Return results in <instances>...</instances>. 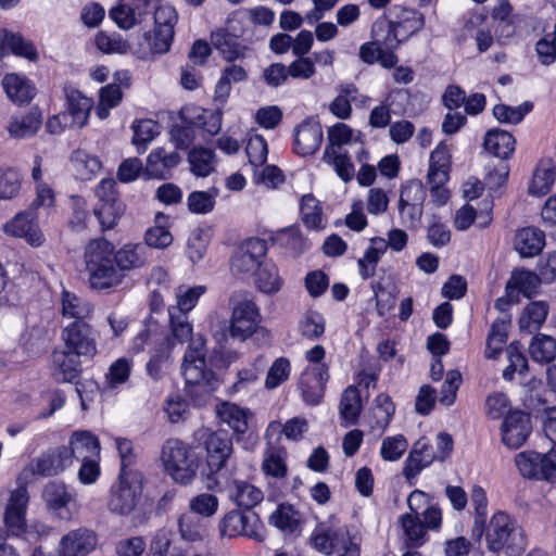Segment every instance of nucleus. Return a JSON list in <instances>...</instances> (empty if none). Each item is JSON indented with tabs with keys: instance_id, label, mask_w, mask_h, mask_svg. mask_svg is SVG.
<instances>
[{
	"instance_id": "obj_41",
	"label": "nucleus",
	"mask_w": 556,
	"mask_h": 556,
	"mask_svg": "<svg viewBox=\"0 0 556 556\" xmlns=\"http://www.w3.org/2000/svg\"><path fill=\"white\" fill-rule=\"evenodd\" d=\"M471 503L475 508V521L471 528V538L476 541H480L484 533L488 507V497L482 486L475 485L472 488Z\"/></svg>"
},
{
	"instance_id": "obj_33",
	"label": "nucleus",
	"mask_w": 556,
	"mask_h": 556,
	"mask_svg": "<svg viewBox=\"0 0 556 556\" xmlns=\"http://www.w3.org/2000/svg\"><path fill=\"white\" fill-rule=\"evenodd\" d=\"M395 413V406L391 397L386 393H380L374 401V406L370 409L369 426L371 430H379L383 432Z\"/></svg>"
},
{
	"instance_id": "obj_2",
	"label": "nucleus",
	"mask_w": 556,
	"mask_h": 556,
	"mask_svg": "<svg viewBox=\"0 0 556 556\" xmlns=\"http://www.w3.org/2000/svg\"><path fill=\"white\" fill-rule=\"evenodd\" d=\"M72 465L67 446L50 448L31 462L17 477L18 486L11 492L5 506L3 521L9 535L21 536L26 532V510L29 501L28 492L23 481L38 475L41 477H54L62 473Z\"/></svg>"
},
{
	"instance_id": "obj_35",
	"label": "nucleus",
	"mask_w": 556,
	"mask_h": 556,
	"mask_svg": "<svg viewBox=\"0 0 556 556\" xmlns=\"http://www.w3.org/2000/svg\"><path fill=\"white\" fill-rule=\"evenodd\" d=\"M93 307L90 303L77 296L75 293L63 290L61 293V313L63 317L74 320H87L92 314Z\"/></svg>"
},
{
	"instance_id": "obj_4",
	"label": "nucleus",
	"mask_w": 556,
	"mask_h": 556,
	"mask_svg": "<svg viewBox=\"0 0 556 556\" xmlns=\"http://www.w3.org/2000/svg\"><path fill=\"white\" fill-rule=\"evenodd\" d=\"M204 446L205 466L201 475L205 486L211 491H223L231 477L229 465L233 453L232 439L227 431L218 430L207 435Z\"/></svg>"
},
{
	"instance_id": "obj_37",
	"label": "nucleus",
	"mask_w": 556,
	"mask_h": 556,
	"mask_svg": "<svg viewBox=\"0 0 556 556\" xmlns=\"http://www.w3.org/2000/svg\"><path fill=\"white\" fill-rule=\"evenodd\" d=\"M178 527L182 540L187 542H201L208 535L205 520L190 513L182 514L179 517Z\"/></svg>"
},
{
	"instance_id": "obj_3",
	"label": "nucleus",
	"mask_w": 556,
	"mask_h": 556,
	"mask_svg": "<svg viewBox=\"0 0 556 556\" xmlns=\"http://www.w3.org/2000/svg\"><path fill=\"white\" fill-rule=\"evenodd\" d=\"M168 315L174 338L180 343L190 341L181 365L186 392L191 397L210 395L217 389L218 379L206 366L204 338L192 336V325L188 320V315L174 312H168Z\"/></svg>"
},
{
	"instance_id": "obj_64",
	"label": "nucleus",
	"mask_w": 556,
	"mask_h": 556,
	"mask_svg": "<svg viewBox=\"0 0 556 556\" xmlns=\"http://www.w3.org/2000/svg\"><path fill=\"white\" fill-rule=\"evenodd\" d=\"M96 46L103 53H126L129 49L127 40L123 39L121 35H109L104 31H99L96 36Z\"/></svg>"
},
{
	"instance_id": "obj_17",
	"label": "nucleus",
	"mask_w": 556,
	"mask_h": 556,
	"mask_svg": "<svg viewBox=\"0 0 556 556\" xmlns=\"http://www.w3.org/2000/svg\"><path fill=\"white\" fill-rule=\"evenodd\" d=\"M321 142L323 129L317 121L306 118L295 128L294 151L296 154L312 155L319 149Z\"/></svg>"
},
{
	"instance_id": "obj_23",
	"label": "nucleus",
	"mask_w": 556,
	"mask_h": 556,
	"mask_svg": "<svg viewBox=\"0 0 556 556\" xmlns=\"http://www.w3.org/2000/svg\"><path fill=\"white\" fill-rule=\"evenodd\" d=\"M70 459L86 460L100 458V442L90 431H75L70 439L67 446Z\"/></svg>"
},
{
	"instance_id": "obj_5",
	"label": "nucleus",
	"mask_w": 556,
	"mask_h": 556,
	"mask_svg": "<svg viewBox=\"0 0 556 556\" xmlns=\"http://www.w3.org/2000/svg\"><path fill=\"white\" fill-rule=\"evenodd\" d=\"M486 547L492 553L520 556L527 547V536L518 521L505 511L495 513L488 525L484 522Z\"/></svg>"
},
{
	"instance_id": "obj_19",
	"label": "nucleus",
	"mask_w": 556,
	"mask_h": 556,
	"mask_svg": "<svg viewBox=\"0 0 556 556\" xmlns=\"http://www.w3.org/2000/svg\"><path fill=\"white\" fill-rule=\"evenodd\" d=\"M231 24L232 22L229 21L226 27L218 28L211 34L212 46L229 62L243 56L247 49L240 35L231 31Z\"/></svg>"
},
{
	"instance_id": "obj_26",
	"label": "nucleus",
	"mask_w": 556,
	"mask_h": 556,
	"mask_svg": "<svg viewBox=\"0 0 556 556\" xmlns=\"http://www.w3.org/2000/svg\"><path fill=\"white\" fill-rule=\"evenodd\" d=\"M541 282L543 281L541 280L539 271L533 273L527 269H515L506 282L505 292L509 298L517 291L530 299L536 293Z\"/></svg>"
},
{
	"instance_id": "obj_24",
	"label": "nucleus",
	"mask_w": 556,
	"mask_h": 556,
	"mask_svg": "<svg viewBox=\"0 0 556 556\" xmlns=\"http://www.w3.org/2000/svg\"><path fill=\"white\" fill-rule=\"evenodd\" d=\"M483 148L495 157L508 160L515 152L516 139L506 130L493 128L484 135Z\"/></svg>"
},
{
	"instance_id": "obj_7",
	"label": "nucleus",
	"mask_w": 556,
	"mask_h": 556,
	"mask_svg": "<svg viewBox=\"0 0 556 556\" xmlns=\"http://www.w3.org/2000/svg\"><path fill=\"white\" fill-rule=\"evenodd\" d=\"M161 460L165 472L176 483L189 485L195 479L199 457L184 441L176 438L167 439L162 446Z\"/></svg>"
},
{
	"instance_id": "obj_15",
	"label": "nucleus",
	"mask_w": 556,
	"mask_h": 556,
	"mask_svg": "<svg viewBox=\"0 0 556 556\" xmlns=\"http://www.w3.org/2000/svg\"><path fill=\"white\" fill-rule=\"evenodd\" d=\"M502 442L510 447H520L532 431L529 414L522 410L509 412L502 424Z\"/></svg>"
},
{
	"instance_id": "obj_16",
	"label": "nucleus",
	"mask_w": 556,
	"mask_h": 556,
	"mask_svg": "<svg viewBox=\"0 0 556 556\" xmlns=\"http://www.w3.org/2000/svg\"><path fill=\"white\" fill-rule=\"evenodd\" d=\"M98 544L97 533L89 528L80 527L64 534L59 543L62 556H87Z\"/></svg>"
},
{
	"instance_id": "obj_34",
	"label": "nucleus",
	"mask_w": 556,
	"mask_h": 556,
	"mask_svg": "<svg viewBox=\"0 0 556 556\" xmlns=\"http://www.w3.org/2000/svg\"><path fill=\"white\" fill-rule=\"evenodd\" d=\"M362 412V401L359 390L354 386H349L342 393L339 413L345 427L355 425Z\"/></svg>"
},
{
	"instance_id": "obj_58",
	"label": "nucleus",
	"mask_w": 556,
	"mask_h": 556,
	"mask_svg": "<svg viewBox=\"0 0 556 556\" xmlns=\"http://www.w3.org/2000/svg\"><path fill=\"white\" fill-rule=\"evenodd\" d=\"M276 242L286 248L292 255H299L305 249L306 242L300 229L295 226L281 229L275 237Z\"/></svg>"
},
{
	"instance_id": "obj_25",
	"label": "nucleus",
	"mask_w": 556,
	"mask_h": 556,
	"mask_svg": "<svg viewBox=\"0 0 556 556\" xmlns=\"http://www.w3.org/2000/svg\"><path fill=\"white\" fill-rule=\"evenodd\" d=\"M41 124V111L35 106L25 114L13 115L9 122L8 131L14 138L31 137L38 131Z\"/></svg>"
},
{
	"instance_id": "obj_51",
	"label": "nucleus",
	"mask_w": 556,
	"mask_h": 556,
	"mask_svg": "<svg viewBox=\"0 0 556 556\" xmlns=\"http://www.w3.org/2000/svg\"><path fill=\"white\" fill-rule=\"evenodd\" d=\"M326 321L317 311H307L299 321V330L302 337L308 340H317L325 332Z\"/></svg>"
},
{
	"instance_id": "obj_6",
	"label": "nucleus",
	"mask_w": 556,
	"mask_h": 556,
	"mask_svg": "<svg viewBox=\"0 0 556 556\" xmlns=\"http://www.w3.org/2000/svg\"><path fill=\"white\" fill-rule=\"evenodd\" d=\"M179 116L182 124L174 125L170 129V139L179 150L189 148L195 137V128L214 136L222 127L223 114L219 110H206L190 104L181 108Z\"/></svg>"
},
{
	"instance_id": "obj_30",
	"label": "nucleus",
	"mask_w": 556,
	"mask_h": 556,
	"mask_svg": "<svg viewBox=\"0 0 556 556\" xmlns=\"http://www.w3.org/2000/svg\"><path fill=\"white\" fill-rule=\"evenodd\" d=\"M255 286L264 294L278 293L283 286V278L280 276L278 266L271 261L262 262L255 273Z\"/></svg>"
},
{
	"instance_id": "obj_61",
	"label": "nucleus",
	"mask_w": 556,
	"mask_h": 556,
	"mask_svg": "<svg viewBox=\"0 0 556 556\" xmlns=\"http://www.w3.org/2000/svg\"><path fill=\"white\" fill-rule=\"evenodd\" d=\"M291 363L287 357H278L267 371L265 388L274 390L289 379Z\"/></svg>"
},
{
	"instance_id": "obj_36",
	"label": "nucleus",
	"mask_w": 556,
	"mask_h": 556,
	"mask_svg": "<svg viewBox=\"0 0 556 556\" xmlns=\"http://www.w3.org/2000/svg\"><path fill=\"white\" fill-rule=\"evenodd\" d=\"M323 160L332 166L336 174L344 182H349L354 178L355 167L348 152H341L337 148L327 147Z\"/></svg>"
},
{
	"instance_id": "obj_62",
	"label": "nucleus",
	"mask_w": 556,
	"mask_h": 556,
	"mask_svg": "<svg viewBox=\"0 0 556 556\" xmlns=\"http://www.w3.org/2000/svg\"><path fill=\"white\" fill-rule=\"evenodd\" d=\"M408 447V442L403 434L387 437L382 440L380 455L384 460L395 462L402 457Z\"/></svg>"
},
{
	"instance_id": "obj_59",
	"label": "nucleus",
	"mask_w": 556,
	"mask_h": 556,
	"mask_svg": "<svg viewBox=\"0 0 556 556\" xmlns=\"http://www.w3.org/2000/svg\"><path fill=\"white\" fill-rule=\"evenodd\" d=\"M216 197L217 189L215 188L207 191H193L187 199L188 208L195 214H207L213 211Z\"/></svg>"
},
{
	"instance_id": "obj_14",
	"label": "nucleus",
	"mask_w": 556,
	"mask_h": 556,
	"mask_svg": "<svg viewBox=\"0 0 556 556\" xmlns=\"http://www.w3.org/2000/svg\"><path fill=\"white\" fill-rule=\"evenodd\" d=\"M330 378L328 366H307L301 374L299 389L302 400L311 406L319 405Z\"/></svg>"
},
{
	"instance_id": "obj_56",
	"label": "nucleus",
	"mask_w": 556,
	"mask_h": 556,
	"mask_svg": "<svg viewBox=\"0 0 556 556\" xmlns=\"http://www.w3.org/2000/svg\"><path fill=\"white\" fill-rule=\"evenodd\" d=\"M269 521L282 531L294 532L299 528V513L293 506L281 504L270 515Z\"/></svg>"
},
{
	"instance_id": "obj_10",
	"label": "nucleus",
	"mask_w": 556,
	"mask_h": 556,
	"mask_svg": "<svg viewBox=\"0 0 556 556\" xmlns=\"http://www.w3.org/2000/svg\"><path fill=\"white\" fill-rule=\"evenodd\" d=\"M80 356L66 349L55 348L50 356L49 369L51 377L58 383H74L76 392L80 397L83 409H86V403L83 395L84 384L78 382L81 374Z\"/></svg>"
},
{
	"instance_id": "obj_50",
	"label": "nucleus",
	"mask_w": 556,
	"mask_h": 556,
	"mask_svg": "<svg viewBox=\"0 0 556 556\" xmlns=\"http://www.w3.org/2000/svg\"><path fill=\"white\" fill-rule=\"evenodd\" d=\"M532 109L533 104L530 101H526L517 106L500 103L493 108V115L500 123L518 124Z\"/></svg>"
},
{
	"instance_id": "obj_18",
	"label": "nucleus",
	"mask_w": 556,
	"mask_h": 556,
	"mask_svg": "<svg viewBox=\"0 0 556 556\" xmlns=\"http://www.w3.org/2000/svg\"><path fill=\"white\" fill-rule=\"evenodd\" d=\"M7 235L24 238L31 247H40L45 241L43 233L34 220L33 212H22L3 226Z\"/></svg>"
},
{
	"instance_id": "obj_27",
	"label": "nucleus",
	"mask_w": 556,
	"mask_h": 556,
	"mask_svg": "<svg viewBox=\"0 0 556 556\" xmlns=\"http://www.w3.org/2000/svg\"><path fill=\"white\" fill-rule=\"evenodd\" d=\"M393 12H396V20H390V22L404 41L425 25L424 15L417 10L394 7Z\"/></svg>"
},
{
	"instance_id": "obj_9",
	"label": "nucleus",
	"mask_w": 556,
	"mask_h": 556,
	"mask_svg": "<svg viewBox=\"0 0 556 556\" xmlns=\"http://www.w3.org/2000/svg\"><path fill=\"white\" fill-rule=\"evenodd\" d=\"M516 466L528 479L556 481V445L545 454L536 451H525L516 455Z\"/></svg>"
},
{
	"instance_id": "obj_46",
	"label": "nucleus",
	"mask_w": 556,
	"mask_h": 556,
	"mask_svg": "<svg viewBox=\"0 0 556 556\" xmlns=\"http://www.w3.org/2000/svg\"><path fill=\"white\" fill-rule=\"evenodd\" d=\"M230 301L233 304L231 316L260 323V309L250 294L247 292H235Z\"/></svg>"
},
{
	"instance_id": "obj_40",
	"label": "nucleus",
	"mask_w": 556,
	"mask_h": 556,
	"mask_svg": "<svg viewBox=\"0 0 556 556\" xmlns=\"http://www.w3.org/2000/svg\"><path fill=\"white\" fill-rule=\"evenodd\" d=\"M548 305L544 301H533L523 309L519 318V327L529 333L538 331L546 320Z\"/></svg>"
},
{
	"instance_id": "obj_21",
	"label": "nucleus",
	"mask_w": 556,
	"mask_h": 556,
	"mask_svg": "<svg viewBox=\"0 0 556 556\" xmlns=\"http://www.w3.org/2000/svg\"><path fill=\"white\" fill-rule=\"evenodd\" d=\"M348 535L349 532L343 529H331L320 525L314 529L309 542L317 552L329 556L341 552Z\"/></svg>"
},
{
	"instance_id": "obj_44",
	"label": "nucleus",
	"mask_w": 556,
	"mask_h": 556,
	"mask_svg": "<svg viewBox=\"0 0 556 556\" xmlns=\"http://www.w3.org/2000/svg\"><path fill=\"white\" fill-rule=\"evenodd\" d=\"M191 172L199 177H206L214 170L215 154L213 150L193 148L188 155Z\"/></svg>"
},
{
	"instance_id": "obj_45",
	"label": "nucleus",
	"mask_w": 556,
	"mask_h": 556,
	"mask_svg": "<svg viewBox=\"0 0 556 556\" xmlns=\"http://www.w3.org/2000/svg\"><path fill=\"white\" fill-rule=\"evenodd\" d=\"M555 177V167L549 162H541L529 186V193L539 197L548 193Z\"/></svg>"
},
{
	"instance_id": "obj_11",
	"label": "nucleus",
	"mask_w": 556,
	"mask_h": 556,
	"mask_svg": "<svg viewBox=\"0 0 556 556\" xmlns=\"http://www.w3.org/2000/svg\"><path fill=\"white\" fill-rule=\"evenodd\" d=\"M267 251L266 242L251 238L240 244L230 258V270L237 278L244 279L255 274Z\"/></svg>"
},
{
	"instance_id": "obj_20",
	"label": "nucleus",
	"mask_w": 556,
	"mask_h": 556,
	"mask_svg": "<svg viewBox=\"0 0 556 556\" xmlns=\"http://www.w3.org/2000/svg\"><path fill=\"white\" fill-rule=\"evenodd\" d=\"M180 161L178 152H166L164 148H156L148 155L143 175L147 178L166 179Z\"/></svg>"
},
{
	"instance_id": "obj_29",
	"label": "nucleus",
	"mask_w": 556,
	"mask_h": 556,
	"mask_svg": "<svg viewBox=\"0 0 556 556\" xmlns=\"http://www.w3.org/2000/svg\"><path fill=\"white\" fill-rule=\"evenodd\" d=\"M388 249L383 238L370 239V245L365 250L364 255L357 260L358 274L362 279L367 280L375 276L377 265Z\"/></svg>"
},
{
	"instance_id": "obj_1",
	"label": "nucleus",
	"mask_w": 556,
	"mask_h": 556,
	"mask_svg": "<svg viewBox=\"0 0 556 556\" xmlns=\"http://www.w3.org/2000/svg\"><path fill=\"white\" fill-rule=\"evenodd\" d=\"M84 257L90 287L109 290L121 286L127 273L150 264L152 253L142 243H126L115 251L112 242L99 238L87 244Z\"/></svg>"
},
{
	"instance_id": "obj_32",
	"label": "nucleus",
	"mask_w": 556,
	"mask_h": 556,
	"mask_svg": "<svg viewBox=\"0 0 556 556\" xmlns=\"http://www.w3.org/2000/svg\"><path fill=\"white\" fill-rule=\"evenodd\" d=\"M2 86L7 96L20 105L28 103L35 96V87L26 77L17 74H7Z\"/></svg>"
},
{
	"instance_id": "obj_38",
	"label": "nucleus",
	"mask_w": 556,
	"mask_h": 556,
	"mask_svg": "<svg viewBox=\"0 0 556 556\" xmlns=\"http://www.w3.org/2000/svg\"><path fill=\"white\" fill-rule=\"evenodd\" d=\"M508 328L509 323L504 319L497 318L492 323L484 351L486 358L496 359L501 355L507 342Z\"/></svg>"
},
{
	"instance_id": "obj_52",
	"label": "nucleus",
	"mask_w": 556,
	"mask_h": 556,
	"mask_svg": "<svg viewBox=\"0 0 556 556\" xmlns=\"http://www.w3.org/2000/svg\"><path fill=\"white\" fill-rule=\"evenodd\" d=\"M235 484L236 489L233 494H231V498H233L239 507L252 509L262 502L264 495L258 488L242 481H236Z\"/></svg>"
},
{
	"instance_id": "obj_49",
	"label": "nucleus",
	"mask_w": 556,
	"mask_h": 556,
	"mask_svg": "<svg viewBox=\"0 0 556 556\" xmlns=\"http://www.w3.org/2000/svg\"><path fill=\"white\" fill-rule=\"evenodd\" d=\"M132 143L138 153H143L147 150V144L160 134V125L152 119H142L132 124Z\"/></svg>"
},
{
	"instance_id": "obj_63",
	"label": "nucleus",
	"mask_w": 556,
	"mask_h": 556,
	"mask_svg": "<svg viewBox=\"0 0 556 556\" xmlns=\"http://www.w3.org/2000/svg\"><path fill=\"white\" fill-rule=\"evenodd\" d=\"M262 469L267 476L283 478L287 475V464L282 457V452L275 447L268 448L264 456Z\"/></svg>"
},
{
	"instance_id": "obj_60",
	"label": "nucleus",
	"mask_w": 556,
	"mask_h": 556,
	"mask_svg": "<svg viewBox=\"0 0 556 556\" xmlns=\"http://www.w3.org/2000/svg\"><path fill=\"white\" fill-rule=\"evenodd\" d=\"M219 501L216 495L201 493L193 496L189 502L190 514L199 517L210 518L218 510Z\"/></svg>"
},
{
	"instance_id": "obj_8",
	"label": "nucleus",
	"mask_w": 556,
	"mask_h": 556,
	"mask_svg": "<svg viewBox=\"0 0 556 556\" xmlns=\"http://www.w3.org/2000/svg\"><path fill=\"white\" fill-rule=\"evenodd\" d=\"M143 498V480L139 471H119L117 481L111 486L108 509L119 516L134 513Z\"/></svg>"
},
{
	"instance_id": "obj_57",
	"label": "nucleus",
	"mask_w": 556,
	"mask_h": 556,
	"mask_svg": "<svg viewBox=\"0 0 556 556\" xmlns=\"http://www.w3.org/2000/svg\"><path fill=\"white\" fill-rule=\"evenodd\" d=\"M175 30L169 27H154L153 33H144V38L149 43L152 53L164 54L169 51Z\"/></svg>"
},
{
	"instance_id": "obj_55",
	"label": "nucleus",
	"mask_w": 556,
	"mask_h": 556,
	"mask_svg": "<svg viewBox=\"0 0 556 556\" xmlns=\"http://www.w3.org/2000/svg\"><path fill=\"white\" fill-rule=\"evenodd\" d=\"M300 212L306 227L318 229L321 227V206L319 201L311 193L304 194L301 199Z\"/></svg>"
},
{
	"instance_id": "obj_42",
	"label": "nucleus",
	"mask_w": 556,
	"mask_h": 556,
	"mask_svg": "<svg viewBox=\"0 0 556 556\" xmlns=\"http://www.w3.org/2000/svg\"><path fill=\"white\" fill-rule=\"evenodd\" d=\"M400 523L405 534V545L417 548L426 542V527L418 515L404 514L400 517Z\"/></svg>"
},
{
	"instance_id": "obj_48",
	"label": "nucleus",
	"mask_w": 556,
	"mask_h": 556,
	"mask_svg": "<svg viewBox=\"0 0 556 556\" xmlns=\"http://www.w3.org/2000/svg\"><path fill=\"white\" fill-rule=\"evenodd\" d=\"M529 353L534 362L551 363L556 357V340L551 336L538 334L530 343Z\"/></svg>"
},
{
	"instance_id": "obj_22",
	"label": "nucleus",
	"mask_w": 556,
	"mask_h": 556,
	"mask_svg": "<svg viewBox=\"0 0 556 556\" xmlns=\"http://www.w3.org/2000/svg\"><path fill=\"white\" fill-rule=\"evenodd\" d=\"M64 94L66 99V110L64 114H68V119L72 125L81 128L89 118L90 110L92 108L91 99L85 97L79 90L72 86L64 87Z\"/></svg>"
},
{
	"instance_id": "obj_43",
	"label": "nucleus",
	"mask_w": 556,
	"mask_h": 556,
	"mask_svg": "<svg viewBox=\"0 0 556 556\" xmlns=\"http://www.w3.org/2000/svg\"><path fill=\"white\" fill-rule=\"evenodd\" d=\"M308 429V422L305 418L293 417L281 425L279 421H271L266 430V437L270 438L275 433H283L288 440L298 441Z\"/></svg>"
},
{
	"instance_id": "obj_39",
	"label": "nucleus",
	"mask_w": 556,
	"mask_h": 556,
	"mask_svg": "<svg viewBox=\"0 0 556 556\" xmlns=\"http://www.w3.org/2000/svg\"><path fill=\"white\" fill-rule=\"evenodd\" d=\"M425 451H429V444L417 441L405 459L403 475L409 484H414V480L420 471L431 465L429 457H421Z\"/></svg>"
},
{
	"instance_id": "obj_53",
	"label": "nucleus",
	"mask_w": 556,
	"mask_h": 556,
	"mask_svg": "<svg viewBox=\"0 0 556 556\" xmlns=\"http://www.w3.org/2000/svg\"><path fill=\"white\" fill-rule=\"evenodd\" d=\"M125 211L123 202L115 203H96L93 214L99 220L102 229H112L116 226L118 219Z\"/></svg>"
},
{
	"instance_id": "obj_12",
	"label": "nucleus",
	"mask_w": 556,
	"mask_h": 556,
	"mask_svg": "<svg viewBox=\"0 0 556 556\" xmlns=\"http://www.w3.org/2000/svg\"><path fill=\"white\" fill-rule=\"evenodd\" d=\"M64 349L74 354L92 358L97 354V332L87 320H73L62 330Z\"/></svg>"
},
{
	"instance_id": "obj_28",
	"label": "nucleus",
	"mask_w": 556,
	"mask_h": 556,
	"mask_svg": "<svg viewBox=\"0 0 556 556\" xmlns=\"http://www.w3.org/2000/svg\"><path fill=\"white\" fill-rule=\"evenodd\" d=\"M220 420L227 424L237 437V441L241 440V435L249 430V418L252 413L248 408H242L237 404L223 403L218 408Z\"/></svg>"
},
{
	"instance_id": "obj_47",
	"label": "nucleus",
	"mask_w": 556,
	"mask_h": 556,
	"mask_svg": "<svg viewBox=\"0 0 556 556\" xmlns=\"http://www.w3.org/2000/svg\"><path fill=\"white\" fill-rule=\"evenodd\" d=\"M205 286H194L186 288L180 286L176 289L177 305L170 306L168 312L188 313L197 305L199 299L205 293Z\"/></svg>"
},
{
	"instance_id": "obj_31",
	"label": "nucleus",
	"mask_w": 556,
	"mask_h": 556,
	"mask_svg": "<svg viewBox=\"0 0 556 556\" xmlns=\"http://www.w3.org/2000/svg\"><path fill=\"white\" fill-rule=\"evenodd\" d=\"M545 245V233L534 227H526L516 235L515 249L522 257L538 255Z\"/></svg>"
},
{
	"instance_id": "obj_54",
	"label": "nucleus",
	"mask_w": 556,
	"mask_h": 556,
	"mask_svg": "<svg viewBox=\"0 0 556 556\" xmlns=\"http://www.w3.org/2000/svg\"><path fill=\"white\" fill-rule=\"evenodd\" d=\"M110 17L121 28L128 30L141 23L142 16L138 15L137 8L129 1L113 7L109 12Z\"/></svg>"
},
{
	"instance_id": "obj_13",
	"label": "nucleus",
	"mask_w": 556,
	"mask_h": 556,
	"mask_svg": "<svg viewBox=\"0 0 556 556\" xmlns=\"http://www.w3.org/2000/svg\"><path fill=\"white\" fill-rule=\"evenodd\" d=\"M42 497L48 509L62 520H71L78 511L76 494L62 481H50Z\"/></svg>"
}]
</instances>
